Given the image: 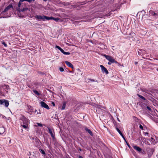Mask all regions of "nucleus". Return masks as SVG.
<instances>
[{
  "label": "nucleus",
  "mask_w": 158,
  "mask_h": 158,
  "mask_svg": "<svg viewBox=\"0 0 158 158\" xmlns=\"http://www.w3.org/2000/svg\"><path fill=\"white\" fill-rule=\"evenodd\" d=\"M79 158H83V157L81 156H79Z\"/></svg>",
  "instance_id": "a19ab883"
},
{
  "label": "nucleus",
  "mask_w": 158,
  "mask_h": 158,
  "mask_svg": "<svg viewBox=\"0 0 158 158\" xmlns=\"http://www.w3.org/2000/svg\"><path fill=\"white\" fill-rule=\"evenodd\" d=\"M133 148L134 149H135V150L138 152H140L142 150L141 148L137 146H133Z\"/></svg>",
  "instance_id": "9d476101"
},
{
  "label": "nucleus",
  "mask_w": 158,
  "mask_h": 158,
  "mask_svg": "<svg viewBox=\"0 0 158 158\" xmlns=\"http://www.w3.org/2000/svg\"><path fill=\"white\" fill-rule=\"evenodd\" d=\"M61 52L62 53L66 55H69L70 54V52H65L63 50H62V51Z\"/></svg>",
  "instance_id": "f3484780"
},
{
  "label": "nucleus",
  "mask_w": 158,
  "mask_h": 158,
  "mask_svg": "<svg viewBox=\"0 0 158 158\" xmlns=\"http://www.w3.org/2000/svg\"><path fill=\"white\" fill-rule=\"evenodd\" d=\"M52 20H55L56 22H57L59 20H61V19L59 18H54V17H53L52 18Z\"/></svg>",
  "instance_id": "dca6fc26"
},
{
  "label": "nucleus",
  "mask_w": 158,
  "mask_h": 158,
  "mask_svg": "<svg viewBox=\"0 0 158 158\" xmlns=\"http://www.w3.org/2000/svg\"><path fill=\"white\" fill-rule=\"evenodd\" d=\"M5 130L3 127H0V134H3L5 132Z\"/></svg>",
  "instance_id": "9b49d317"
},
{
  "label": "nucleus",
  "mask_w": 158,
  "mask_h": 158,
  "mask_svg": "<svg viewBox=\"0 0 158 158\" xmlns=\"http://www.w3.org/2000/svg\"><path fill=\"white\" fill-rule=\"evenodd\" d=\"M23 6H23V8H22L21 7H20V6L19 7H18V10L19 12H24L27 11L28 10L27 6L25 4H24V5H23Z\"/></svg>",
  "instance_id": "20e7f679"
},
{
  "label": "nucleus",
  "mask_w": 158,
  "mask_h": 158,
  "mask_svg": "<svg viewBox=\"0 0 158 158\" xmlns=\"http://www.w3.org/2000/svg\"><path fill=\"white\" fill-rule=\"evenodd\" d=\"M52 17H49L44 16V21H45L46 19L48 20H52Z\"/></svg>",
  "instance_id": "ddd939ff"
},
{
  "label": "nucleus",
  "mask_w": 158,
  "mask_h": 158,
  "mask_svg": "<svg viewBox=\"0 0 158 158\" xmlns=\"http://www.w3.org/2000/svg\"><path fill=\"white\" fill-rule=\"evenodd\" d=\"M116 130L120 134H121L122 132H121V131H120V130H119V129L117 127L116 128Z\"/></svg>",
  "instance_id": "cd10ccee"
},
{
  "label": "nucleus",
  "mask_w": 158,
  "mask_h": 158,
  "mask_svg": "<svg viewBox=\"0 0 158 158\" xmlns=\"http://www.w3.org/2000/svg\"><path fill=\"white\" fill-rule=\"evenodd\" d=\"M112 63H111V62H110L109 61V62H108V65H110Z\"/></svg>",
  "instance_id": "ea45409f"
},
{
  "label": "nucleus",
  "mask_w": 158,
  "mask_h": 158,
  "mask_svg": "<svg viewBox=\"0 0 158 158\" xmlns=\"http://www.w3.org/2000/svg\"><path fill=\"white\" fill-rule=\"evenodd\" d=\"M89 80H90V81H95L94 80V79H89Z\"/></svg>",
  "instance_id": "4c0bfd02"
},
{
  "label": "nucleus",
  "mask_w": 158,
  "mask_h": 158,
  "mask_svg": "<svg viewBox=\"0 0 158 158\" xmlns=\"http://www.w3.org/2000/svg\"><path fill=\"white\" fill-rule=\"evenodd\" d=\"M123 138V139H124V140H125V141L127 143V142L126 141V139H125V137H124V138ZM127 143V145H128V147H129V146L128 145V143Z\"/></svg>",
  "instance_id": "e433bc0d"
},
{
  "label": "nucleus",
  "mask_w": 158,
  "mask_h": 158,
  "mask_svg": "<svg viewBox=\"0 0 158 158\" xmlns=\"http://www.w3.org/2000/svg\"><path fill=\"white\" fill-rule=\"evenodd\" d=\"M2 43L4 45L5 47H7V45L4 42H2Z\"/></svg>",
  "instance_id": "c85d7f7f"
},
{
  "label": "nucleus",
  "mask_w": 158,
  "mask_h": 158,
  "mask_svg": "<svg viewBox=\"0 0 158 158\" xmlns=\"http://www.w3.org/2000/svg\"><path fill=\"white\" fill-rule=\"evenodd\" d=\"M35 18L38 20H42L44 21V15H36L35 16Z\"/></svg>",
  "instance_id": "6e6552de"
},
{
  "label": "nucleus",
  "mask_w": 158,
  "mask_h": 158,
  "mask_svg": "<svg viewBox=\"0 0 158 158\" xmlns=\"http://www.w3.org/2000/svg\"><path fill=\"white\" fill-rule=\"evenodd\" d=\"M36 124L39 127H42L43 126V125L41 123H36Z\"/></svg>",
  "instance_id": "bb28decb"
},
{
  "label": "nucleus",
  "mask_w": 158,
  "mask_h": 158,
  "mask_svg": "<svg viewBox=\"0 0 158 158\" xmlns=\"http://www.w3.org/2000/svg\"><path fill=\"white\" fill-rule=\"evenodd\" d=\"M34 126H35V127H37V126L36 125H34Z\"/></svg>",
  "instance_id": "49530a36"
},
{
  "label": "nucleus",
  "mask_w": 158,
  "mask_h": 158,
  "mask_svg": "<svg viewBox=\"0 0 158 158\" xmlns=\"http://www.w3.org/2000/svg\"><path fill=\"white\" fill-rule=\"evenodd\" d=\"M9 142H10V140L9 141Z\"/></svg>",
  "instance_id": "09e8293b"
},
{
  "label": "nucleus",
  "mask_w": 158,
  "mask_h": 158,
  "mask_svg": "<svg viewBox=\"0 0 158 158\" xmlns=\"http://www.w3.org/2000/svg\"><path fill=\"white\" fill-rule=\"evenodd\" d=\"M147 108L148 109V110H151V109L149 106H147Z\"/></svg>",
  "instance_id": "72a5a7b5"
},
{
  "label": "nucleus",
  "mask_w": 158,
  "mask_h": 158,
  "mask_svg": "<svg viewBox=\"0 0 158 158\" xmlns=\"http://www.w3.org/2000/svg\"><path fill=\"white\" fill-rule=\"evenodd\" d=\"M55 47L56 48H57L61 52L62 50H63L60 47L58 46H56Z\"/></svg>",
  "instance_id": "5701e85b"
},
{
  "label": "nucleus",
  "mask_w": 158,
  "mask_h": 158,
  "mask_svg": "<svg viewBox=\"0 0 158 158\" xmlns=\"http://www.w3.org/2000/svg\"><path fill=\"white\" fill-rule=\"evenodd\" d=\"M23 119L25 120V123L24 124L21 125V126L23 127L25 129H26L28 128V120L25 117L23 118Z\"/></svg>",
  "instance_id": "423d86ee"
},
{
  "label": "nucleus",
  "mask_w": 158,
  "mask_h": 158,
  "mask_svg": "<svg viewBox=\"0 0 158 158\" xmlns=\"http://www.w3.org/2000/svg\"><path fill=\"white\" fill-rule=\"evenodd\" d=\"M24 117H23L22 119V120L23 121V124H24V123L25 122V120H24L23 119V118Z\"/></svg>",
  "instance_id": "2f4dec72"
},
{
  "label": "nucleus",
  "mask_w": 158,
  "mask_h": 158,
  "mask_svg": "<svg viewBox=\"0 0 158 158\" xmlns=\"http://www.w3.org/2000/svg\"><path fill=\"white\" fill-rule=\"evenodd\" d=\"M32 1H34V0H27V1L30 3L32 2Z\"/></svg>",
  "instance_id": "473e14b6"
},
{
  "label": "nucleus",
  "mask_w": 158,
  "mask_h": 158,
  "mask_svg": "<svg viewBox=\"0 0 158 158\" xmlns=\"http://www.w3.org/2000/svg\"><path fill=\"white\" fill-rule=\"evenodd\" d=\"M100 67L101 68L102 71L103 72L105 73L106 74H107L108 73V72L107 70L103 65H100Z\"/></svg>",
  "instance_id": "1a4fd4ad"
},
{
  "label": "nucleus",
  "mask_w": 158,
  "mask_h": 158,
  "mask_svg": "<svg viewBox=\"0 0 158 158\" xmlns=\"http://www.w3.org/2000/svg\"><path fill=\"white\" fill-rule=\"evenodd\" d=\"M65 62L66 64L69 67H70L72 68H73V65L69 62L68 61H65Z\"/></svg>",
  "instance_id": "f8f14e48"
},
{
  "label": "nucleus",
  "mask_w": 158,
  "mask_h": 158,
  "mask_svg": "<svg viewBox=\"0 0 158 158\" xmlns=\"http://www.w3.org/2000/svg\"><path fill=\"white\" fill-rule=\"evenodd\" d=\"M139 127L140 129H142V130H143V127L140 124L139 125Z\"/></svg>",
  "instance_id": "7c9ffc66"
},
{
  "label": "nucleus",
  "mask_w": 158,
  "mask_h": 158,
  "mask_svg": "<svg viewBox=\"0 0 158 158\" xmlns=\"http://www.w3.org/2000/svg\"><path fill=\"white\" fill-rule=\"evenodd\" d=\"M2 8L0 7V18H6L10 17L11 14V11L13 10V7L11 4L6 6L4 10L1 12Z\"/></svg>",
  "instance_id": "f257e3e1"
},
{
  "label": "nucleus",
  "mask_w": 158,
  "mask_h": 158,
  "mask_svg": "<svg viewBox=\"0 0 158 158\" xmlns=\"http://www.w3.org/2000/svg\"><path fill=\"white\" fill-rule=\"evenodd\" d=\"M41 106L47 110H49V108L48 105L44 102L41 101L40 102Z\"/></svg>",
  "instance_id": "0eeeda50"
},
{
  "label": "nucleus",
  "mask_w": 158,
  "mask_h": 158,
  "mask_svg": "<svg viewBox=\"0 0 158 158\" xmlns=\"http://www.w3.org/2000/svg\"><path fill=\"white\" fill-rule=\"evenodd\" d=\"M33 92L36 95H37L38 96H39L40 95V94L36 90H33Z\"/></svg>",
  "instance_id": "4be33fe9"
},
{
  "label": "nucleus",
  "mask_w": 158,
  "mask_h": 158,
  "mask_svg": "<svg viewBox=\"0 0 158 158\" xmlns=\"http://www.w3.org/2000/svg\"><path fill=\"white\" fill-rule=\"evenodd\" d=\"M137 64V62H135V64Z\"/></svg>",
  "instance_id": "c03bdc74"
},
{
  "label": "nucleus",
  "mask_w": 158,
  "mask_h": 158,
  "mask_svg": "<svg viewBox=\"0 0 158 158\" xmlns=\"http://www.w3.org/2000/svg\"><path fill=\"white\" fill-rule=\"evenodd\" d=\"M48 131L50 133L52 138L54 139L55 136L54 135V131L53 129H52L49 127H47Z\"/></svg>",
  "instance_id": "39448f33"
},
{
  "label": "nucleus",
  "mask_w": 158,
  "mask_h": 158,
  "mask_svg": "<svg viewBox=\"0 0 158 158\" xmlns=\"http://www.w3.org/2000/svg\"><path fill=\"white\" fill-rule=\"evenodd\" d=\"M123 138V139H124V140H125V141L127 143V142L126 141V139H125V137H124V138ZM127 143V145H128V147H129V146L128 145V143Z\"/></svg>",
  "instance_id": "c9c22d12"
},
{
  "label": "nucleus",
  "mask_w": 158,
  "mask_h": 158,
  "mask_svg": "<svg viewBox=\"0 0 158 158\" xmlns=\"http://www.w3.org/2000/svg\"><path fill=\"white\" fill-rule=\"evenodd\" d=\"M117 119H118V121L119 122H120V120H119V119H118V118H117Z\"/></svg>",
  "instance_id": "37998d69"
},
{
  "label": "nucleus",
  "mask_w": 158,
  "mask_h": 158,
  "mask_svg": "<svg viewBox=\"0 0 158 158\" xmlns=\"http://www.w3.org/2000/svg\"><path fill=\"white\" fill-rule=\"evenodd\" d=\"M150 14L154 17L155 18H157L158 17V10H156L155 11L153 10H150L149 12Z\"/></svg>",
  "instance_id": "7ed1b4c3"
},
{
  "label": "nucleus",
  "mask_w": 158,
  "mask_h": 158,
  "mask_svg": "<svg viewBox=\"0 0 158 158\" xmlns=\"http://www.w3.org/2000/svg\"><path fill=\"white\" fill-rule=\"evenodd\" d=\"M99 109V108L98 107H97V108H96V111H97V110H98V109Z\"/></svg>",
  "instance_id": "79ce46f5"
},
{
  "label": "nucleus",
  "mask_w": 158,
  "mask_h": 158,
  "mask_svg": "<svg viewBox=\"0 0 158 158\" xmlns=\"http://www.w3.org/2000/svg\"><path fill=\"white\" fill-rule=\"evenodd\" d=\"M0 118H4V119L6 118L5 116L2 115L1 114H0Z\"/></svg>",
  "instance_id": "a878e982"
},
{
  "label": "nucleus",
  "mask_w": 158,
  "mask_h": 158,
  "mask_svg": "<svg viewBox=\"0 0 158 158\" xmlns=\"http://www.w3.org/2000/svg\"><path fill=\"white\" fill-rule=\"evenodd\" d=\"M43 0L44 1H46V0Z\"/></svg>",
  "instance_id": "de8ad7c7"
},
{
  "label": "nucleus",
  "mask_w": 158,
  "mask_h": 158,
  "mask_svg": "<svg viewBox=\"0 0 158 158\" xmlns=\"http://www.w3.org/2000/svg\"><path fill=\"white\" fill-rule=\"evenodd\" d=\"M5 104V106L7 107L9 105V102L7 100H5L4 102Z\"/></svg>",
  "instance_id": "2eb2a0df"
},
{
  "label": "nucleus",
  "mask_w": 158,
  "mask_h": 158,
  "mask_svg": "<svg viewBox=\"0 0 158 158\" xmlns=\"http://www.w3.org/2000/svg\"><path fill=\"white\" fill-rule=\"evenodd\" d=\"M104 56L108 60L109 62H111V63H117V62L113 58L112 56H110L107 55L105 54L104 55Z\"/></svg>",
  "instance_id": "f03ea898"
},
{
  "label": "nucleus",
  "mask_w": 158,
  "mask_h": 158,
  "mask_svg": "<svg viewBox=\"0 0 158 158\" xmlns=\"http://www.w3.org/2000/svg\"><path fill=\"white\" fill-rule=\"evenodd\" d=\"M66 106V103L65 102H64L63 104V105L61 108V110H63L65 109Z\"/></svg>",
  "instance_id": "6ab92c4d"
},
{
  "label": "nucleus",
  "mask_w": 158,
  "mask_h": 158,
  "mask_svg": "<svg viewBox=\"0 0 158 158\" xmlns=\"http://www.w3.org/2000/svg\"><path fill=\"white\" fill-rule=\"evenodd\" d=\"M120 135H121V136L123 138H124V136L123 135V134H122V133H121V134H120Z\"/></svg>",
  "instance_id": "58836bf2"
},
{
  "label": "nucleus",
  "mask_w": 158,
  "mask_h": 158,
  "mask_svg": "<svg viewBox=\"0 0 158 158\" xmlns=\"http://www.w3.org/2000/svg\"><path fill=\"white\" fill-rule=\"evenodd\" d=\"M85 130L87 132H88L89 133L90 135H93V134H92V132H91V131L88 128H85Z\"/></svg>",
  "instance_id": "4468645a"
},
{
  "label": "nucleus",
  "mask_w": 158,
  "mask_h": 158,
  "mask_svg": "<svg viewBox=\"0 0 158 158\" xmlns=\"http://www.w3.org/2000/svg\"><path fill=\"white\" fill-rule=\"evenodd\" d=\"M104 48H106V49H107V46H106V47H105Z\"/></svg>",
  "instance_id": "a18cd8bd"
},
{
  "label": "nucleus",
  "mask_w": 158,
  "mask_h": 158,
  "mask_svg": "<svg viewBox=\"0 0 158 158\" xmlns=\"http://www.w3.org/2000/svg\"><path fill=\"white\" fill-rule=\"evenodd\" d=\"M52 104L53 106H55V104L54 102H52Z\"/></svg>",
  "instance_id": "f704fd0d"
},
{
  "label": "nucleus",
  "mask_w": 158,
  "mask_h": 158,
  "mask_svg": "<svg viewBox=\"0 0 158 158\" xmlns=\"http://www.w3.org/2000/svg\"><path fill=\"white\" fill-rule=\"evenodd\" d=\"M151 142H152V143H153V144H154L156 143V142H155L154 140H153V138L152 137L151 138Z\"/></svg>",
  "instance_id": "b1692460"
},
{
  "label": "nucleus",
  "mask_w": 158,
  "mask_h": 158,
  "mask_svg": "<svg viewBox=\"0 0 158 158\" xmlns=\"http://www.w3.org/2000/svg\"><path fill=\"white\" fill-rule=\"evenodd\" d=\"M5 100H0V105H2L4 103Z\"/></svg>",
  "instance_id": "393cba45"
},
{
  "label": "nucleus",
  "mask_w": 158,
  "mask_h": 158,
  "mask_svg": "<svg viewBox=\"0 0 158 158\" xmlns=\"http://www.w3.org/2000/svg\"><path fill=\"white\" fill-rule=\"evenodd\" d=\"M59 70L60 72H63L64 71V69L62 67H60L59 68Z\"/></svg>",
  "instance_id": "c756f323"
},
{
  "label": "nucleus",
  "mask_w": 158,
  "mask_h": 158,
  "mask_svg": "<svg viewBox=\"0 0 158 158\" xmlns=\"http://www.w3.org/2000/svg\"><path fill=\"white\" fill-rule=\"evenodd\" d=\"M27 0H20L18 4V7H19L21 5V2L26 1H27Z\"/></svg>",
  "instance_id": "aec40b11"
},
{
  "label": "nucleus",
  "mask_w": 158,
  "mask_h": 158,
  "mask_svg": "<svg viewBox=\"0 0 158 158\" xmlns=\"http://www.w3.org/2000/svg\"><path fill=\"white\" fill-rule=\"evenodd\" d=\"M137 95L141 99H143V100H146L145 98L143 97L142 96V95H139V94H137Z\"/></svg>",
  "instance_id": "a211bd4d"
},
{
  "label": "nucleus",
  "mask_w": 158,
  "mask_h": 158,
  "mask_svg": "<svg viewBox=\"0 0 158 158\" xmlns=\"http://www.w3.org/2000/svg\"><path fill=\"white\" fill-rule=\"evenodd\" d=\"M40 152L42 154H43V155H45L46 154H45V153L44 152V151L43 150H42V149H40L39 150Z\"/></svg>",
  "instance_id": "412c9836"
}]
</instances>
